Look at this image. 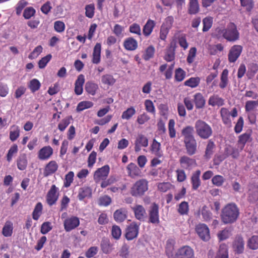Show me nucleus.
Listing matches in <instances>:
<instances>
[{
  "mask_svg": "<svg viewBox=\"0 0 258 258\" xmlns=\"http://www.w3.org/2000/svg\"><path fill=\"white\" fill-rule=\"evenodd\" d=\"M195 127L197 135L202 139H207L212 134L211 127L203 120H198L195 123Z\"/></svg>",
  "mask_w": 258,
  "mask_h": 258,
  "instance_id": "1",
  "label": "nucleus"
},
{
  "mask_svg": "<svg viewBox=\"0 0 258 258\" xmlns=\"http://www.w3.org/2000/svg\"><path fill=\"white\" fill-rule=\"evenodd\" d=\"M148 182L145 179L137 181L131 189V195L136 197H141L148 190Z\"/></svg>",
  "mask_w": 258,
  "mask_h": 258,
  "instance_id": "2",
  "label": "nucleus"
},
{
  "mask_svg": "<svg viewBox=\"0 0 258 258\" xmlns=\"http://www.w3.org/2000/svg\"><path fill=\"white\" fill-rule=\"evenodd\" d=\"M148 212V222L155 225H158L160 223L159 206L155 203H153L149 207Z\"/></svg>",
  "mask_w": 258,
  "mask_h": 258,
  "instance_id": "3",
  "label": "nucleus"
},
{
  "mask_svg": "<svg viewBox=\"0 0 258 258\" xmlns=\"http://www.w3.org/2000/svg\"><path fill=\"white\" fill-rule=\"evenodd\" d=\"M239 215V211L236 205L231 203L227 205V224L235 222Z\"/></svg>",
  "mask_w": 258,
  "mask_h": 258,
  "instance_id": "4",
  "label": "nucleus"
},
{
  "mask_svg": "<svg viewBox=\"0 0 258 258\" xmlns=\"http://www.w3.org/2000/svg\"><path fill=\"white\" fill-rule=\"evenodd\" d=\"M80 223L78 217L75 216L69 217L63 221L64 229L66 232H70L78 227Z\"/></svg>",
  "mask_w": 258,
  "mask_h": 258,
  "instance_id": "5",
  "label": "nucleus"
},
{
  "mask_svg": "<svg viewBox=\"0 0 258 258\" xmlns=\"http://www.w3.org/2000/svg\"><path fill=\"white\" fill-rule=\"evenodd\" d=\"M194 251L189 246H183L177 249L173 258H193Z\"/></svg>",
  "mask_w": 258,
  "mask_h": 258,
  "instance_id": "6",
  "label": "nucleus"
},
{
  "mask_svg": "<svg viewBox=\"0 0 258 258\" xmlns=\"http://www.w3.org/2000/svg\"><path fill=\"white\" fill-rule=\"evenodd\" d=\"M239 38V33L236 26L233 23H229L227 28V41L234 42Z\"/></svg>",
  "mask_w": 258,
  "mask_h": 258,
  "instance_id": "7",
  "label": "nucleus"
},
{
  "mask_svg": "<svg viewBox=\"0 0 258 258\" xmlns=\"http://www.w3.org/2000/svg\"><path fill=\"white\" fill-rule=\"evenodd\" d=\"M196 231L200 238L204 241H208L210 239V231L208 226L205 224H199L196 227Z\"/></svg>",
  "mask_w": 258,
  "mask_h": 258,
  "instance_id": "8",
  "label": "nucleus"
},
{
  "mask_svg": "<svg viewBox=\"0 0 258 258\" xmlns=\"http://www.w3.org/2000/svg\"><path fill=\"white\" fill-rule=\"evenodd\" d=\"M139 230V225L136 222L132 223L126 229L125 237L128 240H131L137 237Z\"/></svg>",
  "mask_w": 258,
  "mask_h": 258,
  "instance_id": "9",
  "label": "nucleus"
},
{
  "mask_svg": "<svg viewBox=\"0 0 258 258\" xmlns=\"http://www.w3.org/2000/svg\"><path fill=\"white\" fill-rule=\"evenodd\" d=\"M110 168L108 165H105L98 169L94 173V179L96 182L105 179L108 176Z\"/></svg>",
  "mask_w": 258,
  "mask_h": 258,
  "instance_id": "10",
  "label": "nucleus"
},
{
  "mask_svg": "<svg viewBox=\"0 0 258 258\" xmlns=\"http://www.w3.org/2000/svg\"><path fill=\"white\" fill-rule=\"evenodd\" d=\"M242 51L241 45H235L230 49L228 54V60L230 62H234L239 57Z\"/></svg>",
  "mask_w": 258,
  "mask_h": 258,
  "instance_id": "11",
  "label": "nucleus"
},
{
  "mask_svg": "<svg viewBox=\"0 0 258 258\" xmlns=\"http://www.w3.org/2000/svg\"><path fill=\"white\" fill-rule=\"evenodd\" d=\"M58 188L55 185H52L46 196V201L49 206L54 204L58 199Z\"/></svg>",
  "mask_w": 258,
  "mask_h": 258,
  "instance_id": "12",
  "label": "nucleus"
},
{
  "mask_svg": "<svg viewBox=\"0 0 258 258\" xmlns=\"http://www.w3.org/2000/svg\"><path fill=\"white\" fill-rule=\"evenodd\" d=\"M134 212L135 218L141 221L144 220L146 215V210L144 207L141 205L136 204L131 207Z\"/></svg>",
  "mask_w": 258,
  "mask_h": 258,
  "instance_id": "13",
  "label": "nucleus"
},
{
  "mask_svg": "<svg viewBox=\"0 0 258 258\" xmlns=\"http://www.w3.org/2000/svg\"><path fill=\"white\" fill-rule=\"evenodd\" d=\"M233 250L238 254L243 253L244 249V241L240 236H237L233 242Z\"/></svg>",
  "mask_w": 258,
  "mask_h": 258,
  "instance_id": "14",
  "label": "nucleus"
},
{
  "mask_svg": "<svg viewBox=\"0 0 258 258\" xmlns=\"http://www.w3.org/2000/svg\"><path fill=\"white\" fill-rule=\"evenodd\" d=\"M135 150L136 152L141 150V147H147L148 146V139L142 134H140L137 137L135 142Z\"/></svg>",
  "mask_w": 258,
  "mask_h": 258,
  "instance_id": "15",
  "label": "nucleus"
},
{
  "mask_svg": "<svg viewBox=\"0 0 258 258\" xmlns=\"http://www.w3.org/2000/svg\"><path fill=\"white\" fill-rule=\"evenodd\" d=\"M85 81V77L83 74L79 75L75 83V93L77 95H80L83 91V85Z\"/></svg>",
  "mask_w": 258,
  "mask_h": 258,
  "instance_id": "16",
  "label": "nucleus"
},
{
  "mask_svg": "<svg viewBox=\"0 0 258 258\" xmlns=\"http://www.w3.org/2000/svg\"><path fill=\"white\" fill-rule=\"evenodd\" d=\"M156 26L155 21L150 19H148L143 28V34L146 37H148L153 32Z\"/></svg>",
  "mask_w": 258,
  "mask_h": 258,
  "instance_id": "17",
  "label": "nucleus"
},
{
  "mask_svg": "<svg viewBox=\"0 0 258 258\" xmlns=\"http://www.w3.org/2000/svg\"><path fill=\"white\" fill-rule=\"evenodd\" d=\"M100 247L103 253L105 254L110 253L113 249V245L109 239L105 237L101 239Z\"/></svg>",
  "mask_w": 258,
  "mask_h": 258,
  "instance_id": "18",
  "label": "nucleus"
},
{
  "mask_svg": "<svg viewBox=\"0 0 258 258\" xmlns=\"http://www.w3.org/2000/svg\"><path fill=\"white\" fill-rule=\"evenodd\" d=\"M176 48V44L175 43H171L169 47H168L165 51L164 59L170 62L173 61L175 59V51Z\"/></svg>",
  "mask_w": 258,
  "mask_h": 258,
  "instance_id": "19",
  "label": "nucleus"
},
{
  "mask_svg": "<svg viewBox=\"0 0 258 258\" xmlns=\"http://www.w3.org/2000/svg\"><path fill=\"white\" fill-rule=\"evenodd\" d=\"M101 45L97 43L94 47L92 62L94 64H98L101 60Z\"/></svg>",
  "mask_w": 258,
  "mask_h": 258,
  "instance_id": "20",
  "label": "nucleus"
},
{
  "mask_svg": "<svg viewBox=\"0 0 258 258\" xmlns=\"http://www.w3.org/2000/svg\"><path fill=\"white\" fill-rule=\"evenodd\" d=\"M185 146L188 155H194L197 151V144L195 139L184 141Z\"/></svg>",
  "mask_w": 258,
  "mask_h": 258,
  "instance_id": "21",
  "label": "nucleus"
},
{
  "mask_svg": "<svg viewBox=\"0 0 258 258\" xmlns=\"http://www.w3.org/2000/svg\"><path fill=\"white\" fill-rule=\"evenodd\" d=\"M53 149L49 146H45L41 148L38 152V157L40 160H47L52 154Z\"/></svg>",
  "mask_w": 258,
  "mask_h": 258,
  "instance_id": "22",
  "label": "nucleus"
},
{
  "mask_svg": "<svg viewBox=\"0 0 258 258\" xmlns=\"http://www.w3.org/2000/svg\"><path fill=\"white\" fill-rule=\"evenodd\" d=\"M127 211L125 208L116 210L113 214L114 219L117 222H122L127 218Z\"/></svg>",
  "mask_w": 258,
  "mask_h": 258,
  "instance_id": "23",
  "label": "nucleus"
},
{
  "mask_svg": "<svg viewBox=\"0 0 258 258\" xmlns=\"http://www.w3.org/2000/svg\"><path fill=\"white\" fill-rule=\"evenodd\" d=\"M123 46L127 50L133 51L138 48V42L133 37H128L124 40Z\"/></svg>",
  "mask_w": 258,
  "mask_h": 258,
  "instance_id": "24",
  "label": "nucleus"
},
{
  "mask_svg": "<svg viewBox=\"0 0 258 258\" xmlns=\"http://www.w3.org/2000/svg\"><path fill=\"white\" fill-rule=\"evenodd\" d=\"M251 136V134L250 132H246L239 136L238 144L241 149H243L247 142L251 141L252 138Z\"/></svg>",
  "mask_w": 258,
  "mask_h": 258,
  "instance_id": "25",
  "label": "nucleus"
},
{
  "mask_svg": "<svg viewBox=\"0 0 258 258\" xmlns=\"http://www.w3.org/2000/svg\"><path fill=\"white\" fill-rule=\"evenodd\" d=\"M194 101L197 109L204 108L206 104V100L201 93H197L194 95Z\"/></svg>",
  "mask_w": 258,
  "mask_h": 258,
  "instance_id": "26",
  "label": "nucleus"
},
{
  "mask_svg": "<svg viewBox=\"0 0 258 258\" xmlns=\"http://www.w3.org/2000/svg\"><path fill=\"white\" fill-rule=\"evenodd\" d=\"M85 89L88 94L94 96L99 89V87L97 84L92 81H88L85 84Z\"/></svg>",
  "mask_w": 258,
  "mask_h": 258,
  "instance_id": "27",
  "label": "nucleus"
},
{
  "mask_svg": "<svg viewBox=\"0 0 258 258\" xmlns=\"http://www.w3.org/2000/svg\"><path fill=\"white\" fill-rule=\"evenodd\" d=\"M91 195V188L88 186H84L79 188L78 198L79 200L82 201L86 198H90Z\"/></svg>",
  "mask_w": 258,
  "mask_h": 258,
  "instance_id": "28",
  "label": "nucleus"
},
{
  "mask_svg": "<svg viewBox=\"0 0 258 258\" xmlns=\"http://www.w3.org/2000/svg\"><path fill=\"white\" fill-rule=\"evenodd\" d=\"M194 128L192 126L188 125L181 131V135L184 137V141L195 139L194 136Z\"/></svg>",
  "mask_w": 258,
  "mask_h": 258,
  "instance_id": "29",
  "label": "nucleus"
},
{
  "mask_svg": "<svg viewBox=\"0 0 258 258\" xmlns=\"http://www.w3.org/2000/svg\"><path fill=\"white\" fill-rule=\"evenodd\" d=\"M208 104L212 106H221L224 104V100L217 95H213L210 97Z\"/></svg>",
  "mask_w": 258,
  "mask_h": 258,
  "instance_id": "30",
  "label": "nucleus"
},
{
  "mask_svg": "<svg viewBox=\"0 0 258 258\" xmlns=\"http://www.w3.org/2000/svg\"><path fill=\"white\" fill-rule=\"evenodd\" d=\"M201 175L200 170H197L192 175L191 180L192 184V188L194 190H197L201 185V180L200 176Z\"/></svg>",
  "mask_w": 258,
  "mask_h": 258,
  "instance_id": "31",
  "label": "nucleus"
},
{
  "mask_svg": "<svg viewBox=\"0 0 258 258\" xmlns=\"http://www.w3.org/2000/svg\"><path fill=\"white\" fill-rule=\"evenodd\" d=\"M248 200L251 203H255L258 200V186L254 185L248 191Z\"/></svg>",
  "mask_w": 258,
  "mask_h": 258,
  "instance_id": "32",
  "label": "nucleus"
},
{
  "mask_svg": "<svg viewBox=\"0 0 258 258\" xmlns=\"http://www.w3.org/2000/svg\"><path fill=\"white\" fill-rule=\"evenodd\" d=\"M13 224L10 221H7L5 223L2 229V234L5 237H10L13 234Z\"/></svg>",
  "mask_w": 258,
  "mask_h": 258,
  "instance_id": "33",
  "label": "nucleus"
},
{
  "mask_svg": "<svg viewBox=\"0 0 258 258\" xmlns=\"http://www.w3.org/2000/svg\"><path fill=\"white\" fill-rule=\"evenodd\" d=\"M215 148L216 146L214 142L211 140H209L207 145L205 154L204 155L206 159H209L211 157L214 153Z\"/></svg>",
  "mask_w": 258,
  "mask_h": 258,
  "instance_id": "34",
  "label": "nucleus"
},
{
  "mask_svg": "<svg viewBox=\"0 0 258 258\" xmlns=\"http://www.w3.org/2000/svg\"><path fill=\"white\" fill-rule=\"evenodd\" d=\"M188 12L190 15H195L199 12L198 0H189Z\"/></svg>",
  "mask_w": 258,
  "mask_h": 258,
  "instance_id": "35",
  "label": "nucleus"
},
{
  "mask_svg": "<svg viewBox=\"0 0 258 258\" xmlns=\"http://www.w3.org/2000/svg\"><path fill=\"white\" fill-rule=\"evenodd\" d=\"M101 81L102 84L107 86H113L116 82V80L113 76L109 74L102 75L101 78Z\"/></svg>",
  "mask_w": 258,
  "mask_h": 258,
  "instance_id": "36",
  "label": "nucleus"
},
{
  "mask_svg": "<svg viewBox=\"0 0 258 258\" xmlns=\"http://www.w3.org/2000/svg\"><path fill=\"white\" fill-rule=\"evenodd\" d=\"M127 169L128 174L132 177L139 176L141 174L140 169L134 163L131 162L127 166Z\"/></svg>",
  "mask_w": 258,
  "mask_h": 258,
  "instance_id": "37",
  "label": "nucleus"
},
{
  "mask_svg": "<svg viewBox=\"0 0 258 258\" xmlns=\"http://www.w3.org/2000/svg\"><path fill=\"white\" fill-rule=\"evenodd\" d=\"M58 165L56 162H49L46 166L44 172L45 176H47L54 172L57 169Z\"/></svg>",
  "mask_w": 258,
  "mask_h": 258,
  "instance_id": "38",
  "label": "nucleus"
},
{
  "mask_svg": "<svg viewBox=\"0 0 258 258\" xmlns=\"http://www.w3.org/2000/svg\"><path fill=\"white\" fill-rule=\"evenodd\" d=\"M160 144L155 139H154L151 146V150L152 153L154 154L158 157H160L162 155V153L160 149Z\"/></svg>",
  "mask_w": 258,
  "mask_h": 258,
  "instance_id": "39",
  "label": "nucleus"
},
{
  "mask_svg": "<svg viewBox=\"0 0 258 258\" xmlns=\"http://www.w3.org/2000/svg\"><path fill=\"white\" fill-rule=\"evenodd\" d=\"M199 77H191L184 82V85L192 88L198 87L200 83Z\"/></svg>",
  "mask_w": 258,
  "mask_h": 258,
  "instance_id": "40",
  "label": "nucleus"
},
{
  "mask_svg": "<svg viewBox=\"0 0 258 258\" xmlns=\"http://www.w3.org/2000/svg\"><path fill=\"white\" fill-rule=\"evenodd\" d=\"M73 120L71 115L68 116L63 118L58 124V129L60 132H63L71 123V120Z\"/></svg>",
  "mask_w": 258,
  "mask_h": 258,
  "instance_id": "41",
  "label": "nucleus"
},
{
  "mask_svg": "<svg viewBox=\"0 0 258 258\" xmlns=\"http://www.w3.org/2000/svg\"><path fill=\"white\" fill-rule=\"evenodd\" d=\"M43 206L41 203L39 202L35 205L32 213V218L35 220H38L42 213Z\"/></svg>",
  "mask_w": 258,
  "mask_h": 258,
  "instance_id": "42",
  "label": "nucleus"
},
{
  "mask_svg": "<svg viewBox=\"0 0 258 258\" xmlns=\"http://www.w3.org/2000/svg\"><path fill=\"white\" fill-rule=\"evenodd\" d=\"M178 213L182 216L187 215L189 212V205L185 201L182 202L179 204L177 208Z\"/></svg>",
  "mask_w": 258,
  "mask_h": 258,
  "instance_id": "43",
  "label": "nucleus"
},
{
  "mask_svg": "<svg viewBox=\"0 0 258 258\" xmlns=\"http://www.w3.org/2000/svg\"><path fill=\"white\" fill-rule=\"evenodd\" d=\"M175 37L177 39L180 46L184 50L188 47V45L186 41L185 34L178 33L175 34Z\"/></svg>",
  "mask_w": 258,
  "mask_h": 258,
  "instance_id": "44",
  "label": "nucleus"
},
{
  "mask_svg": "<svg viewBox=\"0 0 258 258\" xmlns=\"http://www.w3.org/2000/svg\"><path fill=\"white\" fill-rule=\"evenodd\" d=\"M20 128L17 125H13L10 132V139L11 141L14 142L20 136Z\"/></svg>",
  "mask_w": 258,
  "mask_h": 258,
  "instance_id": "45",
  "label": "nucleus"
},
{
  "mask_svg": "<svg viewBox=\"0 0 258 258\" xmlns=\"http://www.w3.org/2000/svg\"><path fill=\"white\" fill-rule=\"evenodd\" d=\"M155 48L153 45H150L145 50L143 55V58L145 60H149L153 58L155 53Z\"/></svg>",
  "mask_w": 258,
  "mask_h": 258,
  "instance_id": "46",
  "label": "nucleus"
},
{
  "mask_svg": "<svg viewBox=\"0 0 258 258\" xmlns=\"http://www.w3.org/2000/svg\"><path fill=\"white\" fill-rule=\"evenodd\" d=\"M136 112L134 107H129L122 112L121 118L123 119L129 120L136 114Z\"/></svg>",
  "mask_w": 258,
  "mask_h": 258,
  "instance_id": "47",
  "label": "nucleus"
},
{
  "mask_svg": "<svg viewBox=\"0 0 258 258\" xmlns=\"http://www.w3.org/2000/svg\"><path fill=\"white\" fill-rule=\"evenodd\" d=\"M40 87L41 83L36 79L31 80L28 84V87L32 93H34L38 91L40 89Z\"/></svg>",
  "mask_w": 258,
  "mask_h": 258,
  "instance_id": "48",
  "label": "nucleus"
},
{
  "mask_svg": "<svg viewBox=\"0 0 258 258\" xmlns=\"http://www.w3.org/2000/svg\"><path fill=\"white\" fill-rule=\"evenodd\" d=\"M186 76V72L181 68H179L175 71V81L176 82L182 81Z\"/></svg>",
  "mask_w": 258,
  "mask_h": 258,
  "instance_id": "49",
  "label": "nucleus"
},
{
  "mask_svg": "<svg viewBox=\"0 0 258 258\" xmlns=\"http://www.w3.org/2000/svg\"><path fill=\"white\" fill-rule=\"evenodd\" d=\"M93 106V103L91 101H81L77 105V111H82L86 109L90 108Z\"/></svg>",
  "mask_w": 258,
  "mask_h": 258,
  "instance_id": "50",
  "label": "nucleus"
},
{
  "mask_svg": "<svg viewBox=\"0 0 258 258\" xmlns=\"http://www.w3.org/2000/svg\"><path fill=\"white\" fill-rule=\"evenodd\" d=\"M203 31L207 32L212 27L213 24V18L207 17L203 20Z\"/></svg>",
  "mask_w": 258,
  "mask_h": 258,
  "instance_id": "51",
  "label": "nucleus"
},
{
  "mask_svg": "<svg viewBox=\"0 0 258 258\" xmlns=\"http://www.w3.org/2000/svg\"><path fill=\"white\" fill-rule=\"evenodd\" d=\"M95 14V6L93 4L85 6V16L89 18H92Z\"/></svg>",
  "mask_w": 258,
  "mask_h": 258,
  "instance_id": "52",
  "label": "nucleus"
},
{
  "mask_svg": "<svg viewBox=\"0 0 258 258\" xmlns=\"http://www.w3.org/2000/svg\"><path fill=\"white\" fill-rule=\"evenodd\" d=\"M36 13V11L32 7L26 8L23 12V17L25 19H30L31 17L34 16Z\"/></svg>",
  "mask_w": 258,
  "mask_h": 258,
  "instance_id": "53",
  "label": "nucleus"
},
{
  "mask_svg": "<svg viewBox=\"0 0 258 258\" xmlns=\"http://www.w3.org/2000/svg\"><path fill=\"white\" fill-rule=\"evenodd\" d=\"M247 245L251 249L258 248V236H253L248 241Z\"/></svg>",
  "mask_w": 258,
  "mask_h": 258,
  "instance_id": "54",
  "label": "nucleus"
},
{
  "mask_svg": "<svg viewBox=\"0 0 258 258\" xmlns=\"http://www.w3.org/2000/svg\"><path fill=\"white\" fill-rule=\"evenodd\" d=\"M52 58V55L50 54H48L45 56L41 58L38 62V67L40 69L44 68L48 62L51 60Z\"/></svg>",
  "mask_w": 258,
  "mask_h": 258,
  "instance_id": "55",
  "label": "nucleus"
},
{
  "mask_svg": "<svg viewBox=\"0 0 258 258\" xmlns=\"http://www.w3.org/2000/svg\"><path fill=\"white\" fill-rule=\"evenodd\" d=\"M145 106L147 112L153 114L155 113V108L153 102L151 100L147 99L145 100Z\"/></svg>",
  "mask_w": 258,
  "mask_h": 258,
  "instance_id": "56",
  "label": "nucleus"
},
{
  "mask_svg": "<svg viewBox=\"0 0 258 258\" xmlns=\"http://www.w3.org/2000/svg\"><path fill=\"white\" fill-rule=\"evenodd\" d=\"M129 31L131 33L135 34L140 36L142 34L140 25L136 23L130 25Z\"/></svg>",
  "mask_w": 258,
  "mask_h": 258,
  "instance_id": "57",
  "label": "nucleus"
},
{
  "mask_svg": "<svg viewBox=\"0 0 258 258\" xmlns=\"http://www.w3.org/2000/svg\"><path fill=\"white\" fill-rule=\"evenodd\" d=\"M208 49L211 54L215 55L218 51H222L223 49V47L221 44L211 45L209 46Z\"/></svg>",
  "mask_w": 258,
  "mask_h": 258,
  "instance_id": "58",
  "label": "nucleus"
},
{
  "mask_svg": "<svg viewBox=\"0 0 258 258\" xmlns=\"http://www.w3.org/2000/svg\"><path fill=\"white\" fill-rule=\"evenodd\" d=\"M197 53V48L195 47H191L188 52V54L186 58L187 62L188 64L192 63L194 61V59L196 57Z\"/></svg>",
  "mask_w": 258,
  "mask_h": 258,
  "instance_id": "59",
  "label": "nucleus"
},
{
  "mask_svg": "<svg viewBox=\"0 0 258 258\" xmlns=\"http://www.w3.org/2000/svg\"><path fill=\"white\" fill-rule=\"evenodd\" d=\"M150 119V116L147 114V113L144 112L142 114L139 115L137 119V122L140 125L145 124L148 122Z\"/></svg>",
  "mask_w": 258,
  "mask_h": 258,
  "instance_id": "60",
  "label": "nucleus"
},
{
  "mask_svg": "<svg viewBox=\"0 0 258 258\" xmlns=\"http://www.w3.org/2000/svg\"><path fill=\"white\" fill-rule=\"evenodd\" d=\"M43 47L41 45H38L36 47L33 51L29 55L28 57L30 59L37 58L39 55L42 52Z\"/></svg>",
  "mask_w": 258,
  "mask_h": 258,
  "instance_id": "61",
  "label": "nucleus"
},
{
  "mask_svg": "<svg viewBox=\"0 0 258 258\" xmlns=\"http://www.w3.org/2000/svg\"><path fill=\"white\" fill-rule=\"evenodd\" d=\"M28 5V3L25 0H20L17 3L16 7V12L18 16L20 15L22 10Z\"/></svg>",
  "mask_w": 258,
  "mask_h": 258,
  "instance_id": "62",
  "label": "nucleus"
},
{
  "mask_svg": "<svg viewBox=\"0 0 258 258\" xmlns=\"http://www.w3.org/2000/svg\"><path fill=\"white\" fill-rule=\"evenodd\" d=\"M65 24L61 21H56L54 23V29L58 33H62L65 30Z\"/></svg>",
  "mask_w": 258,
  "mask_h": 258,
  "instance_id": "63",
  "label": "nucleus"
},
{
  "mask_svg": "<svg viewBox=\"0 0 258 258\" xmlns=\"http://www.w3.org/2000/svg\"><path fill=\"white\" fill-rule=\"evenodd\" d=\"M52 229V226L51 222H45L41 226L40 232L43 234H46Z\"/></svg>",
  "mask_w": 258,
  "mask_h": 258,
  "instance_id": "64",
  "label": "nucleus"
}]
</instances>
